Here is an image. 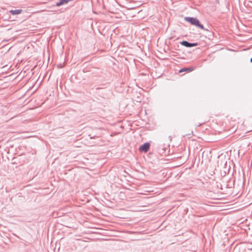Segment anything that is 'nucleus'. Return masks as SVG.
I'll return each mask as SVG.
<instances>
[{"label": "nucleus", "mask_w": 252, "mask_h": 252, "mask_svg": "<svg viewBox=\"0 0 252 252\" xmlns=\"http://www.w3.org/2000/svg\"><path fill=\"white\" fill-rule=\"evenodd\" d=\"M158 152L159 153L161 154H162L163 153H165V151L164 150V149L162 148H160V147H158Z\"/></svg>", "instance_id": "nucleus-7"}, {"label": "nucleus", "mask_w": 252, "mask_h": 252, "mask_svg": "<svg viewBox=\"0 0 252 252\" xmlns=\"http://www.w3.org/2000/svg\"><path fill=\"white\" fill-rule=\"evenodd\" d=\"M58 66H59V67H60V68L62 67V64H60V65H58Z\"/></svg>", "instance_id": "nucleus-9"}, {"label": "nucleus", "mask_w": 252, "mask_h": 252, "mask_svg": "<svg viewBox=\"0 0 252 252\" xmlns=\"http://www.w3.org/2000/svg\"><path fill=\"white\" fill-rule=\"evenodd\" d=\"M232 186H234V183H233L232 185L227 184L226 187L227 188H231L232 187Z\"/></svg>", "instance_id": "nucleus-8"}, {"label": "nucleus", "mask_w": 252, "mask_h": 252, "mask_svg": "<svg viewBox=\"0 0 252 252\" xmlns=\"http://www.w3.org/2000/svg\"><path fill=\"white\" fill-rule=\"evenodd\" d=\"M250 61H251V63H252V58L251 59Z\"/></svg>", "instance_id": "nucleus-10"}, {"label": "nucleus", "mask_w": 252, "mask_h": 252, "mask_svg": "<svg viewBox=\"0 0 252 252\" xmlns=\"http://www.w3.org/2000/svg\"><path fill=\"white\" fill-rule=\"evenodd\" d=\"M184 19L191 25L195 26L202 30H206L203 25L200 24V21L197 18L192 17H186Z\"/></svg>", "instance_id": "nucleus-1"}, {"label": "nucleus", "mask_w": 252, "mask_h": 252, "mask_svg": "<svg viewBox=\"0 0 252 252\" xmlns=\"http://www.w3.org/2000/svg\"><path fill=\"white\" fill-rule=\"evenodd\" d=\"M23 10L21 9L10 10L8 12L12 15H19L22 13Z\"/></svg>", "instance_id": "nucleus-4"}, {"label": "nucleus", "mask_w": 252, "mask_h": 252, "mask_svg": "<svg viewBox=\"0 0 252 252\" xmlns=\"http://www.w3.org/2000/svg\"><path fill=\"white\" fill-rule=\"evenodd\" d=\"M70 0H60L59 2H57L56 3V6H60L62 5H63L65 3H67Z\"/></svg>", "instance_id": "nucleus-6"}, {"label": "nucleus", "mask_w": 252, "mask_h": 252, "mask_svg": "<svg viewBox=\"0 0 252 252\" xmlns=\"http://www.w3.org/2000/svg\"><path fill=\"white\" fill-rule=\"evenodd\" d=\"M193 70V67H184V68H181L179 70V72L181 73V72H184V71L190 72Z\"/></svg>", "instance_id": "nucleus-5"}, {"label": "nucleus", "mask_w": 252, "mask_h": 252, "mask_svg": "<svg viewBox=\"0 0 252 252\" xmlns=\"http://www.w3.org/2000/svg\"><path fill=\"white\" fill-rule=\"evenodd\" d=\"M180 44L186 47H192L196 46L198 45L197 42L190 43L186 40L182 41L180 42Z\"/></svg>", "instance_id": "nucleus-3"}, {"label": "nucleus", "mask_w": 252, "mask_h": 252, "mask_svg": "<svg viewBox=\"0 0 252 252\" xmlns=\"http://www.w3.org/2000/svg\"><path fill=\"white\" fill-rule=\"evenodd\" d=\"M150 147V143L146 142L139 147V151L141 152L146 153L149 150Z\"/></svg>", "instance_id": "nucleus-2"}]
</instances>
